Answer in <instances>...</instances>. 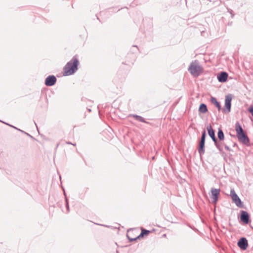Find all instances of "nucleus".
I'll use <instances>...</instances> for the list:
<instances>
[{
	"instance_id": "obj_16",
	"label": "nucleus",
	"mask_w": 253,
	"mask_h": 253,
	"mask_svg": "<svg viewBox=\"0 0 253 253\" xmlns=\"http://www.w3.org/2000/svg\"><path fill=\"white\" fill-rule=\"evenodd\" d=\"M207 111V106L205 104H201L199 107V111L202 113H205Z\"/></svg>"
},
{
	"instance_id": "obj_22",
	"label": "nucleus",
	"mask_w": 253,
	"mask_h": 253,
	"mask_svg": "<svg viewBox=\"0 0 253 253\" xmlns=\"http://www.w3.org/2000/svg\"><path fill=\"white\" fill-rule=\"evenodd\" d=\"M224 147H225V149L227 150V151H230V148L228 146H227L226 145H224Z\"/></svg>"
},
{
	"instance_id": "obj_4",
	"label": "nucleus",
	"mask_w": 253,
	"mask_h": 253,
	"mask_svg": "<svg viewBox=\"0 0 253 253\" xmlns=\"http://www.w3.org/2000/svg\"><path fill=\"white\" fill-rule=\"evenodd\" d=\"M232 96L231 94L227 95L225 96V108L223 109L224 112L225 113H228L231 111V105Z\"/></svg>"
},
{
	"instance_id": "obj_3",
	"label": "nucleus",
	"mask_w": 253,
	"mask_h": 253,
	"mask_svg": "<svg viewBox=\"0 0 253 253\" xmlns=\"http://www.w3.org/2000/svg\"><path fill=\"white\" fill-rule=\"evenodd\" d=\"M230 196L233 201L237 207L239 208H242L243 207V202L241 201L237 194L235 193L234 189H231L230 190Z\"/></svg>"
},
{
	"instance_id": "obj_6",
	"label": "nucleus",
	"mask_w": 253,
	"mask_h": 253,
	"mask_svg": "<svg viewBox=\"0 0 253 253\" xmlns=\"http://www.w3.org/2000/svg\"><path fill=\"white\" fill-rule=\"evenodd\" d=\"M220 192V190L219 189L212 188L211 189V198L214 203H216L217 201Z\"/></svg>"
},
{
	"instance_id": "obj_1",
	"label": "nucleus",
	"mask_w": 253,
	"mask_h": 253,
	"mask_svg": "<svg viewBox=\"0 0 253 253\" xmlns=\"http://www.w3.org/2000/svg\"><path fill=\"white\" fill-rule=\"evenodd\" d=\"M79 63L78 60L74 57L64 67L63 75L69 76L73 74L77 70Z\"/></svg>"
},
{
	"instance_id": "obj_18",
	"label": "nucleus",
	"mask_w": 253,
	"mask_h": 253,
	"mask_svg": "<svg viewBox=\"0 0 253 253\" xmlns=\"http://www.w3.org/2000/svg\"><path fill=\"white\" fill-rule=\"evenodd\" d=\"M133 117L137 120L141 122H146L144 120V119L141 117V116H138V115H133Z\"/></svg>"
},
{
	"instance_id": "obj_8",
	"label": "nucleus",
	"mask_w": 253,
	"mask_h": 253,
	"mask_svg": "<svg viewBox=\"0 0 253 253\" xmlns=\"http://www.w3.org/2000/svg\"><path fill=\"white\" fill-rule=\"evenodd\" d=\"M56 82V79L54 76H49L47 77L45 81V84L47 86H52L54 85Z\"/></svg>"
},
{
	"instance_id": "obj_13",
	"label": "nucleus",
	"mask_w": 253,
	"mask_h": 253,
	"mask_svg": "<svg viewBox=\"0 0 253 253\" xmlns=\"http://www.w3.org/2000/svg\"><path fill=\"white\" fill-rule=\"evenodd\" d=\"M205 142L200 141V145L198 149L199 153L200 156L203 155L205 153Z\"/></svg>"
},
{
	"instance_id": "obj_14",
	"label": "nucleus",
	"mask_w": 253,
	"mask_h": 253,
	"mask_svg": "<svg viewBox=\"0 0 253 253\" xmlns=\"http://www.w3.org/2000/svg\"><path fill=\"white\" fill-rule=\"evenodd\" d=\"M235 130L237 133V135L244 132L243 129L239 123H237L235 125Z\"/></svg>"
},
{
	"instance_id": "obj_15",
	"label": "nucleus",
	"mask_w": 253,
	"mask_h": 253,
	"mask_svg": "<svg viewBox=\"0 0 253 253\" xmlns=\"http://www.w3.org/2000/svg\"><path fill=\"white\" fill-rule=\"evenodd\" d=\"M211 102L216 106L219 111L221 109V106L220 103L217 101L216 99L213 97H211Z\"/></svg>"
},
{
	"instance_id": "obj_23",
	"label": "nucleus",
	"mask_w": 253,
	"mask_h": 253,
	"mask_svg": "<svg viewBox=\"0 0 253 253\" xmlns=\"http://www.w3.org/2000/svg\"><path fill=\"white\" fill-rule=\"evenodd\" d=\"M6 124V125H9V126H11V127H14V128H16V129H17V128H16V127H14V126H11V125H9V124Z\"/></svg>"
},
{
	"instance_id": "obj_11",
	"label": "nucleus",
	"mask_w": 253,
	"mask_h": 253,
	"mask_svg": "<svg viewBox=\"0 0 253 253\" xmlns=\"http://www.w3.org/2000/svg\"><path fill=\"white\" fill-rule=\"evenodd\" d=\"M249 216L248 212L246 211H242L241 215V220L245 223H248Z\"/></svg>"
},
{
	"instance_id": "obj_12",
	"label": "nucleus",
	"mask_w": 253,
	"mask_h": 253,
	"mask_svg": "<svg viewBox=\"0 0 253 253\" xmlns=\"http://www.w3.org/2000/svg\"><path fill=\"white\" fill-rule=\"evenodd\" d=\"M149 233H150V231L145 230V229H142L141 231V234L137 238H130L129 237H128V238L130 241H134V240H136L137 238H140V237H142L144 235H148Z\"/></svg>"
},
{
	"instance_id": "obj_10",
	"label": "nucleus",
	"mask_w": 253,
	"mask_h": 253,
	"mask_svg": "<svg viewBox=\"0 0 253 253\" xmlns=\"http://www.w3.org/2000/svg\"><path fill=\"white\" fill-rule=\"evenodd\" d=\"M228 77V74L227 73L223 72H221L219 75L217 76V79L218 81L220 83H224L227 81Z\"/></svg>"
},
{
	"instance_id": "obj_20",
	"label": "nucleus",
	"mask_w": 253,
	"mask_h": 253,
	"mask_svg": "<svg viewBox=\"0 0 253 253\" xmlns=\"http://www.w3.org/2000/svg\"><path fill=\"white\" fill-rule=\"evenodd\" d=\"M217 144H219L220 146V149H218L219 151H221L223 149V146H224V144L222 142H218L217 141Z\"/></svg>"
},
{
	"instance_id": "obj_24",
	"label": "nucleus",
	"mask_w": 253,
	"mask_h": 253,
	"mask_svg": "<svg viewBox=\"0 0 253 253\" xmlns=\"http://www.w3.org/2000/svg\"><path fill=\"white\" fill-rule=\"evenodd\" d=\"M67 209L68 210L69 209V206H68V204L67 203Z\"/></svg>"
},
{
	"instance_id": "obj_5",
	"label": "nucleus",
	"mask_w": 253,
	"mask_h": 253,
	"mask_svg": "<svg viewBox=\"0 0 253 253\" xmlns=\"http://www.w3.org/2000/svg\"><path fill=\"white\" fill-rule=\"evenodd\" d=\"M209 136L211 137L213 141L214 142L216 148L220 149V146L219 144H217V139H216L214 135V130L212 129V127L211 125L207 126V128Z\"/></svg>"
},
{
	"instance_id": "obj_7",
	"label": "nucleus",
	"mask_w": 253,
	"mask_h": 253,
	"mask_svg": "<svg viewBox=\"0 0 253 253\" xmlns=\"http://www.w3.org/2000/svg\"><path fill=\"white\" fill-rule=\"evenodd\" d=\"M238 245L241 249L245 250L248 246V241L245 238H242L238 242Z\"/></svg>"
},
{
	"instance_id": "obj_2",
	"label": "nucleus",
	"mask_w": 253,
	"mask_h": 253,
	"mask_svg": "<svg viewBox=\"0 0 253 253\" xmlns=\"http://www.w3.org/2000/svg\"><path fill=\"white\" fill-rule=\"evenodd\" d=\"M188 71L194 77H198L203 72V68L197 60L193 61L188 68Z\"/></svg>"
},
{
	"instance_id": "obj_21",
	"label": "nucleus",
	"mask_w": 253,
	"mask_h": 253,
	"mask_svg": "<svg viewBox=\"0 0 253 253\" xmlns=\"http://www.w3.org/2000/svg\"><path fill=\"white\" fill-rule=\"evenodd\" d=\"M249 111L252 114L253 117V105H251L249 108Z\"/></svg>"
},
{
	"instance_id": "obj_9",
	"label": "nucleus",
	"mask_w": 253,
	"mask_h": 253,
	"mask_svg": "<svg viewBox=\"0 0 253 253\" xmlns=\"http://www.w3.org/2000/svg\"><path fill=\"white\" fill-rule=\"evenodd\" d=\"M237 136L238 139L243 144H248L249 143V139L244 132L240 133Z\"/></svg>"
},
{
	"instance_id": "obj_17",
	"label": "nucleus",
	"mask_w": 253,
	"mask_h": 253,
	"mask_svg": "<svg viewBox=\"0 0 253 253\" xmlns=\"http://www.w3.org/2000/svg\"><path fill=\"white\" fill-rule=\"evenodd\" d=\"M217 136H218V139L220 140H222L224 139V133H223L222 130L220 128L218 129Z\"/></svg>"
},
{
	"instance_id": "obj_19",
	"label": "nucleus",
	"mask_w": 253,
	"mask_h": 253,
	"mask_svg": "<svg viewBox=\"0 0 253 253\" xmlns=\"http://www.w3.org/2000/svg\"><path fill=\"white\" fill-rule=\"evenodd\" d=\"M205 137H206V132H205V131H204L202 133V135L200 141L205 142Z\"/></svg>"
}]
</instances>
